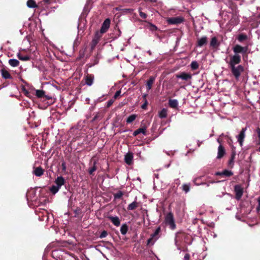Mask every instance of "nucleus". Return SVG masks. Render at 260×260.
Returning <instances> with one entry per match:
<instances>
[{
  "label": "nucleus",
  "mask_w": 260,
  "mask_h": 260,
  "mask_svg": "<svg viewBox=\"0 0 260 260\" xmlns=\"http://www.w3.org/2000/svg\"><path fill=\"white\" fill-rule=\"evenodd\" d=\"M241 59L238 56L230 57L228 62L229 67L231 70L232 75L237 80H238L241 74L244 72V67L239 63L241 62Z\"/></svg>",
  "instance_id": "f257e3e1"
},
{
  "label": "nucleus",
  "mask_w": 260,
  "mask_h": 260,
  "mask_svg": "<svg viewBox=\"0 0 260 260\" xmlns=\"http://www.w3.org/2000/svg\"><path fill=\"white\" fill-rule=\"evenodd\" d=\"M66 181L62 176H58L54 181V185H52L50 188V191L53 194L56 193L61 188V187L65 184Z\"/></svg>",
  "instance_id": "f03ea898"
},
{
  "label": "nucleus",
  "mask_w": 260,
  "mask_h": 260,
  "mask_svg": "<svg viewBox=\"0 0 260 260\" xmlns=\"http://www.w3.org/2000/svg\"><path fill=\"white\" fill-rule=\"evenodd\" d=\"M233 52H234V55L230 56V57H234L235 56H238L239 59H241V56L239 54V53H242L243 54H245L248 50V47L245 46L242 47L239 45H236L233 48Z\"/></svg>",
  "instance_id": "7ed1b4c3"
},
{
  "label": "nucleus",
  "mask_w": 260,
  "mask_h": 260,
  "mask_svg": "<svg viewBox=\"0 0 260 260\" xmlns=\"http://www.w3.org/2000/svg\"><path fill=\"white\" fill-rule=\"evenodd\" d=\"M165 222L171 230L176 229V224L173 214L171 212L168 213L165 216Z\"/></svg>",
  "instance_id": "20e7f679"
},
{
  "label": "nucleus",
  "mask_w": 260,
  "mask_h": 260,
  "mask_svg": "<svg viewBox=\"0 0 260 260\" xmlns=\"http://www.w3.org/2000/svg\"><path fill=\"white\" fill-rule=\"evenodd\" d=\"M160 231V228L158 227L154 233L151 235V237L147 240L148 245H153L155 241L158 239V234Z\"/></svg>",
  "instance_id": "39448f33"
},
{
  "label": "nucleus",
  "mask_w": 260,
  "mask_h": 260,
  "mask_svg": "<svg viewBox=\"0 0 260 260\" xmlns=\"http://www.w3.org/2000/svg\"><path fill=\"white\" fill-rule=\"evenodd\" d=\"M184 21V19L182 16L170 17L167 20L168 23L170 24H179L182 23Z\"/></svg>",
  "instance_id": "423d86ee"
},
{
  "label": "nucleus",
  "mask_w": 260,
  "mask_h": 260,
  "mask_svg": "<svg viewBox=\"0 0 260 260\" xmlns=\"http://www.w3.org/2000/svg\"><path fill=\"white\" fill-rule=\"evenodd\" d=\"M247 126L242 128L239 134L236 136L237 141L241 146H242L244 138L245 137V133L247 131Z\"/></svg>",
  "instance_id": "0eeeda50"
},
{
  "label": "nucleus",
  "mask_w": 260,
  "mask_h": 260,
  "mask_svg": "<svg viewBox=\"0 0 260 260\" xmlns=\"http://www.w3.org/2000/svg\"><path fill=\"white\" fill-rule=\"evenodd\" d=\"M235 198L237 200H240L243 194V189L240 185H236L234 186Z\"/></svg>",
  "instance_id": "6e6552de"
},
{
  "label": "nucleus",
  "mask_w": 260,
  "mask_h": 260,
  "mask_svg": "<svg viewBox=\"0 0 260 260\" xmlns=\"http://www.w3.org/2000/svg\"><path fill=\"white\" fill-rule=\"evenodd\" d=\"M102 35L99 31H96L94 35L93 38L91 41V47L92 49L95 48L96 45L99 42L100 38L102 37Z\"/></svg>",
  "instance_id": "1a4fd4ad"
},
{
  "label": "nucleus",
  "mask_w": 260,
  "mask_h": 260,
  "mask_svg": "<svg viewBox=\"0 0 260 260\" xmlns=\"http://www.w3.org/2000/svg\"><path fill=\"white\" fill-rule=\"evenodd\" d=\"M176 77L177 79H180L182 80L188 81L191 79V75L190 74L185 72H181L180 74H177Z\"/></svg>",
  "instance_id": "9d476101"
},
{
  "label": "nucleus",
  "mask_w": 260,
  "mask_h": 260,
  "mask_svg": "<svg viewBox=\"0 0 260 260\" xmlns=\"http://www.w3.org/2000/svg\"><path fill=\"white\" fill-rule=\"evenodd\" d=\"M110 20L109 18L106 19L102 25L100 31L102 34L106 32L110 27Z\"/></svg>",
  "instance_id": "9b49d317"
},
{
  "label": "nucleus",
  "mask_w": 260,
  "mask_h": 260,
  "mask_svg": "<svg viewBox=\"0 0 260 260\" xmlns=\"http://www.w3.org/2000/svg\"><path fill=\"white\" fill-rule=\"evenodd\" d=\"M134 155L132 152H128L124 155V162L128 165L133 163Z\"/></svg>",
  "instance_id": "f8f14e48"
},
{
  "label": "nucleus",
  "mask_w": 260,
  "mask_h": 260,
  "mask_svg": "<svg viewBox=\"0 0 260 260\" xmlns=\"http://www.w3.org/2000/svg\"><path fill=\"white\" fill-rule=\"evenodd\" d=\"M208 43V38L206 36H203L198 39L197 46L199 47L206 45Z\"/></svg>",
  "instance_id": "ddd939ff"
},
{
  "label": "nucleus",
  "mask_w": 260,
  "mask_h": 260,
  "mask_svg": "<svg viewBox=\"0 0 260 260\" xmlns=\"http://www.w3.org/2000/svg\"><path fill=\"white\" fill-rule=\"evenodd\" d=\"M220 45V43L218 42L216 37H214L211 39L210 43V46L212 49H217Z\"/></svg>",
  "instance_id": "4468645a"
},
{
  "label": "nucleus",
  "mask_w": 260,
  "mask_h": 260,
  "mask_svg": "<svg viewBox=\"0 0 260 260\" xmlns=\"http://www.w3.org/2000/svg\"><path fill=\"white\" fill-rule=\"evenodd\" d=\"M225 154V150L224 147L222 145H219L218 147V152L217 158L220 159Z\"/></svg>",
  "instance_id": "2eb2a0df"
},
{
  "label": "nucleus",
  "mask_w": 260,
  "mask_h": 260,
  "mask_svg": "<svg viewBox=\"0 0 260 260\" xmlns=\"http://www.w3.org/2000/svg\"><path fill=\"white\" fill-rule=\"evenodd\" d=\"M108 218L111 221V222L116 226H119L120 225V221L118 216H110L108 217Z\"/></svg>",
  "instance_id": "dca6fc26"
},
{
  "label": "nucleus",
  "mask_w": 260,
  "mask_h": 260,
  "mask_svg": "<svg viewBox=\"0 0 260 260\" xmlns=\"http://www.w3.org/2000/svg\"><path fill=\"white\" fill-rule=\"evenodd\" d=\"M155 78L153 76H151L146 83V87L148 90H150L152 88V85L155 81Z\"/></svg>",
  "instance_id": "f3484780"
},
{
  "label": "nucleus",
  "mask_w": 260,
  "mask_h": 260,
  "mask_svg": "<svg viewBox=\"0 0 260 260\" xmlns=\"http://www.w3.org/2000/svg\"><path fill=\"white\" fill-rule=\"evenodd\" d=\"M94 80L93 76L90 75L85 77V84L88 86H91L93 84Z\"/></svg>",
  "instance_id": "a211bd4d"
},
{
  "label": "nucleus",
  "mask_w": 260,
  "mask_h": 260,
  "mask_svg": "<svg viewBox=\"0 0 260 260\" xmlns=\"http://www.w3.org/2000/svg\"><path fill=\"white\" fill-rule=\"evenodd\" d=\"M169 105L172 108H176L178 106V102L176 99H170L169 100Z\"/></svg>",
  "instance_id": "6ab92c4d"
},
{
  "label": "nucleus",
  "mask_w": 260,
  "mask_h": 260,
  "mask_svg": "<svg viewBox=\"0 0 260 260\" xmlns=\"http://www.w3.org/2000/svg\"><path fill=\"white\" fill-rule=\"evenodd\" d=\"M181 189L185 193H188L190 189V183H184L181 186Z\"/></svg>",
  "instance_id": "aec40b11"
},
{
  "label": "nucleus",
  "mask_w": 260,
  "mask_h": 260,
  "mask_svg": "<svg viewBox=\"0 0 260 260\" xmlns=\"http://www.w3.org/2000/svg\"><path fill=\"white\" fill-rule=\"evenodd\" d=\"M257 136L254 138V142L256 145H260V128L257 127L255 129Z\"/></svg>",
  "instance_id": "412c9836"
},
{
  "label": "nucleus",
  "mask_w": 260,
  "mask_h": 260,
  "mask_svg": "<svg viewBox=\"0 0 260 260\" xmlns=\"http://www.w3.org/2000/svg\"><path fill=\"white\" fill-rule=\"evenodd\" d=\"M33 173L35 176L40 177L43 175V170L41 167H37L34 170Z\"/></svg>",
  "instance_id": "4be33fe9"
},
{
  "label": "nucleus",
  "mask_w": 260,
  "mask_h": 260,
  "mask_svg": "<svg viewBox=\"0 0 260 260\" xmlns=\"http://www.w3.org/2000/svg\"><path fill=\"white\" fill-rule=\"evenodd\" d=\"M146 127L139 128L134 132L133 135L134 136H136L141 133H142L143 134L145 135H146Z\"/></svg>",
  "instance_id": "5701e85b"
},
{
  "label": "nucleus",
  "mask_w": 260,
  "mask_h": 260,
  "mask_svg": "<svg viewBox=\"0 0 260 260\" xmlns=\"http://www.w3.org/2000/svg\"><path fill=\"white\" fill-rule=\"evenodd\" d=\"M235 155V153L233 152L231 155V158L228 162V165L231 168H233L234 167Z\"/></svg>",
  "instance_id": "b1692460"
},
{
  "label": "nucleus",
  "mask_w": 260,
  "mask_h": 260,
  "mask_svg": "<svg viewBox=\"0 0 260 260\" xmlns=\"http://www.w3.org/2000/svg\"><path fill=\"white\" fill-rule=\"evenodd\" d=\"M138 207V203L136 201H134L133 202L128 205L127 209L128 210H133Z\"/></svg>",
  "instance_id": "393cba45"
},
{
  "label": "nucleus",
  "mask_w": 260,
  "mask_h": 260,
  "mask_svg": "<svg viewBox=\"0 0 260 260\" xmlns=\"http://www.w3.org/2000/svg\"><path fill=\"white\" fill-rule=\"evenodd\" d=\"M9 63L11 66L15 67L18 66L19 61L16 59L12 58L9 60Z\"/></svg>",
  "instance_id": "a878e982"
},
{
  "label": "nucleus",
  "mask_w": 260,
  "mask_h": 260,
  "mask_svg": "<svg viewBox=\"0 0 260 260\" xmlns=\"http://www.w3.org/2000/svg\"><path fill=\"white\" fill-rule=\"evenodd\" d=\"M128 231V226L126 223L122 224L120 228V232L123 235H125Z\"/></svg>",
  "instance_id": "bb28decb"
},
{
  "label": "nucleus",
  "mask_w": 260,
  "mask_h": 260,
  "mask_svg": "<svg viewBox=\"0 0 260 260\" xmlns=\"http://www.w3.org/2000/svg\"><path fill=\"white\" fill-rule=\"evenodd\" d=\"M17 55L19 59L23 61H27L30 59V57L28 55H23L20 52Z\"/></svg>",
  "instance_id": "cd10ccee"
},
{
  "label": "nucleus",
  "mask_w": 260,
  "mask_h": 260,
  "mask_svg": "<svg viewBox=\"0 0 260 260\" xmlns=\"http://www.w3.org/2000/svg\"><path fill=\"white\" fill-rule=\"evenodd\" d=\"M158 116L160 118H166L167 116V110L163 108L158 113Z\"/></svg>",
  "instance_id": "c85d7f7f"
},
{
  "label": "nucleus",
  "mask_w": 260,
  "mask_h": 260,
  "mask_svg": "<svg viewBox=\"0 0 260 260\" xmlns=\"http://www.w3.org/2000/svg\"><path fill=\"white\" fill-rule=\"evenodd\" d=\"M27 6L29 8H35L37 7L34 0H28L27 2Z\"/></svg>",
  "instance_id": "c756f323"
},
{
  "label": "nucleus",
  "mask_w": 260,
  "mask_h": 260,
  "mask_svg": "<svg viewBox=\"0 0 260 260\" xmlns=\"http://www.w3.org/2000/svg\"><path fill=\"white\" fill-rule=\"evenodd\" d=\"M2 77L5 79H10L11 78L10 73L6 70H2L1 71Z\"/></svg>",
  "instance_id": "7c9ffc66"
},
{
  "label": "nucleus",
  "mask_w": 260,
  "mask_h": 260,
  "mask_svg": "<svg viewBox=\"0 0 260 260\" xmlns=\"http://www.w3.org/2000/svg\"><path fill=\"white\" fill-rule=\"evenodd\" d=\"M136 117L137 115L132 114L127 118L126 121L127 123H131L136 119Z\"/></svg>",
  "instance_id": "2f4dec72"
},
{
  "label": "nucleus",
  "mask_w": 260,
  "mask_h": 260,
  "mask_svg": "<svg viewBox=\"0 0 260 260\" xmlns=\"http://www.w3.org/2000/svg\"><path fill=\"white\" fill-rule=\"evenodd\" d=\"M222 174H223V176L226 177H230L233 175V173L232 172V171L228 170H224L223 171H222Z\"/></svg>",
  "instance_id": "473e14b6"
},
{
  "label": "nucleus",
  "mask_w": 260,
  "mask_h": 260,
  "mask_svg": "<svg viewBox=\"0 0 260 260\" xmlns=\"http://www.w3.org/2000/svg\"><path fill=\"white\" fill-rule=\"evenodd\" d=\"M96 161H94L93 162V167L90 168L89 169V173L90 175H92L93 174V173L96 170L97 168L96 167Z\"/></svg>",
  "instance_id": "72a5a7b5"
},
{
  "label": "nucleus",
  "mask_w": 260,
  "mask_h": 260,
  "mask_svg": "<svg viewBox=\"0 0 260 260\" xmlns=\"http://www.w3.org/2000/svg\"><path fill=\"white\" fill-rule=\"evenodd\" d=\"M247 36L246 35L240 34L238 37V40L240 42H242L245 40L247 39Z\"/></svg>",
  "instance_id": "f704fd0d"
},
{
  "label": "nucleus",
  "mask_w": 260,
  "mask_h": 260,
  "mask_svg": "<svg viewBox=\"0 0 260 260\" xmlns=\"http://www.w3.org/2000/svg\"><path fill=\"white\" fill-rule=\"evenodd\" d=\"M190 67L192 70H197L199 68L198 63L196 61H193L190 64Z\"/></svg>",
  "instance_id": "c9c22d12"
},
{
  "label": "nucleus",
  "mask_w": 260,
  "mask_h": 260,
  "mask_svg": "<svg viewBox=\"0 0 260 260\" xmlns=\"http://www.w3.org/2000/svg\"><path fill=\"white\" fill-rule=\"evenodd\" d=\"M36 95L38 98H42L44 95V91L41 90H36Z\"/></svg>",
  "instance_id": "e433bc0d"
},
{
  "label": "nucleus",
  "mask_w": 260,
  "mask_h": 260,
  "mask_svg": "<svg viewBox=\"0 0 260 260\" xmlns=\"http://www.w3.org/2000/svg\"><path fill=\"white\" fill-rule=\"evenodd\" d=\"M123 195V192L121 191H118L114 194V199H120Z\"/></svg>",
  "instance_id": "4c0bfd02"
},
{
  "label": "nucleus",
  "mask_w": 260,
  "mask_h": 260,
  "mask_svg": "<svg viewBox=\"0 0 260 260\" xmlns=\"http://www.w3.org/2000/svg\"><path fill=\"white\" fill-rule=\"evenodd\" d=\"M139 15L141 18H144V19H145L147 18V14L146 13L143 12L141 11V10L139 9Z\"/></svg>",
  "instance_id": "58836bf2"
},
{
  "label": "nucleus",
  "mask_w": 260,
  "mask_h": 260,
  "mask_svg": "<svg viewBox=\"0 0 260 260\" xmlns=\"http://www.w3.org/2000/svg\"><path fill=\"white\" fill-rule=\"evenodd\" d=\"M199 179V178L196 177L193 179L192 182L196 185H204L205 184V183H197L198 179Z\"/></svg>",
  "instance_id": "ea45409f"
},
{
  "label": "nucleus",
  "mask_w": 260,
  "mask_h": 260,
  "mask_svg": "<svg viewBox=\"0 0 260 260\" xmlns=\"http://www.w3.org/2000/svg\"><path fill=\"white\" fill-rule=\"evenodd\" d=\"M107 235H108V233H107V231H103L100 235L99 237L100 238H105L106 237H107Z\"/></svg>",
  "instance_id": "a19ab883"
},
{
  "label": "nucleus",
  "mask_w": 260,
  "mask_h": 260,
  "mask_svg": "<svg viewBox=\"0 0 260 260\" xmlns=\"http://www.w3.org/2000/svg\"><path fill=\"white\" fill-rule=\"evenodd\" d=\"M114 102V101L113 100H110L109 101H108L107 103V107H110L112 104Z\"/></svg>",
  "instance_id": "79ce46f5"
},
{
  "label": "nucleus",
  "mask_w": 260,
  "mask_h": 260,
  "mask_svg": "<svg viewBox=\"0 0 260 260\" xmlns=\"http://www.w3.org/2000/svg\"><path fill=\"white\" fill-rule=\"evenodd\" d=\"M120 93H121L120 90L117 91L114 95V98L115 99H116L118 96H119L120 95Z\"/></svg>",
  "instance_id": "37998d69"
},
{
  "label": "nucleus",
  "mask_w": 260,
  "mask_h": 260,
  "mask_svg": "<svg viewBox=\"0 0 260 260\" xmlns=\"http://www.w3.org/2000/svg\"><path fill=\"white\" fill-rule=\"evenodd\" d=\"M257 201H258V206L256 208V211L257 212H258L259 211H260V197L258 198Z\"/></svg>",
  "instance_id": "c03bdc74"
},
{
  "label": "nucleus",
  "mask_w": 260,
  "mask_h": 260,
  "mask_svg": "<svg viewBox=\"0 0 260 260\" xmlns=\"http://www.w3.org/2000/svg\"><path fill=\"white\" fill-rule=\"evenodd\" d=\"M190 255L188 253H186L184 256L183 260H189Z\"/></svg>",
  "instance_id": "a18cd8bd"
},
{
  "label": "nucleus",
  "mask_w": 260,
  "mask_h": 260,
  "mask_svg": "<svg viewBox=\"0 0 260 260\" xmlns=\"http://www.w3.org/2000/svg\"><path fill=\"white\" fill-rule=\"evenodd\" d=\"M61 167H62V170L64 171H65L66 170V163L64 162H62V164H61Z\"/></svg>",
  "instance_id": "49530a36"
},
{
  "label": "nucleus",
  "mask_w": 260,
  "mask_h": 260,
  "mask_svg": "<svg viewBox=\"0 0 260 260\" xmlns=\"http://www.w3.org/2000/svg\"><path fill=\"white\" fill-rule=\"evenodd\" d=\"M99 118V115L98 114H96V115L94 116L93 119L92 120V121H94L96 120H97Z\"/></svg>",
  "instance_id": "de8ad7c7"
},
{
  "label": "nucleus",
  "mask_w": 260,
  "mask_h": 260,
  "mask_svg": "<svg viewBox=\"0 0 260 260\" xmlns=\"http://www.w3.org/2000/svg\"><path fill=\"white\" fill-rule=\"evenodd\" d=\"M147 101H146V102H145V103H144V104L142 105L141 107H142V109H146V107H147Z\"/></svg>",
  "instance_id": "09e8293b"
},
{
  "label": "nucleus",
  "mask_w": 260,
  "mask_h": 260,
  "mask_svg": "<svg viewBox=\"0 0 260 260\" xmlns=\"http://www.w3.org/2000/svg\"><path fill=\"white\" fill-rule=\"evenodd\" d=\"M175 182L177 185H179L180 184V181L179 179H176L175 180Z\"/></svg>",
  "instance_id": "8fccbe9b"
},
{
  "label": "nucleus",
  "mask_w": 260,
  "mask_h": 260,
  "mask_svg": "<svg viewBox=\"0 0 260 260\" xmlns=\"http://www.w3.org/2000/svg\"><path fill=\"white\" fill-rule=\"evenodd\" d=\"M215 175L217 176H223L222 172H217L215 173Z\"/></svg>",
  "instance_id": "3c124183"
},
{
  "label": "nucleus",
  "mask_w": 260,
  "mask_h": 260,
  "mask_svg": "<svg viewBox=\"0 0 260 260\" xmlns=\"http://www.w3.org/2000/svg\"><path fill=\"white\" fill-rule=\"evenodd\" d=\"M217 142L219 144V145H221V141L220 140V139L219 138H218L217 139Z\"/></svg>",
  "instance_id": "603ef678"
},
{
  "label": "nucleus",
  "mask_w": 260,
  "mask_h": 260,
  "mask_svg": "<svg viewBox=\"0 0 260 260\" xmlns=\"http://www.w3.org/2000/svg\"><path fill=\"white\" fill-rule=\"evenodd\" d=\"M152 26L153 27V28H154V29H157V27L154 25L152 24Z\"/></svg>",
  "instance_id": "864d4df0"
},
{
  "label": "nucleus",
  "mask_w": 260,
  "mask_h": 260,
  "mask_svg": "<svg viewBox=\"0 0 260 260\" xmlns=\"http://www.w3.org/2000/svg\"><path fill=\"white\" fill-rule=\"evenodd\" d=\"M147 53H149V55H151V51H150V50H148V51H147Z\"/></svg>",
  "instance_id": "5fc2aeb1"
},
{
  "label": "nucleus",
  "mask_w": 260,
  "mask_h": 260,
  "mask_svg": "<svg viewBox=\"0 0 260 260\" xmlns=\"http://www.w3.org/2000/svg\"><path fill=\"white\" fill-rule=\"evenodd\" d=\"M155 177L157 178H158V174H155Z\"/></svg>",
  "instance_id": "6e6d98bb"
},
{
  "label": "nucleus",
  "mask_w": 260,
  "mask_h": 260,
  "mask_svg": "<svg viewBox=\"0 0 260 260\" xmlns=\"http://www.w3.org/2000/svg\"><path fill=\"white\" fill-rule=\"evenodd\" d=\"M225 194L228 195L229 196H230L231 197H232V196L231 194H230V193H226Z\"/></svg>",
  "instance_id": "4d7b16f0"
},
{
  "label": "nucleus",
  "mask_w": 260,
  "mask_h": 260,
  "mask_svg": "<svg viewBox=\"0 0 260 260\" xmlns=\"http://www.w3.org/2000/svg\"><path fill=\"white\" fill-rule=\"evenodd\" d=\"M170 164H168V165H167L165 166V167H166V168H169V167H170Z\"/></svg>",
  "instance_id": "13d9d810"
},
{
  "label": "nucleus",
  "mask_w": 260,
  "mask_h": 260,
  "mask_svg": "<svg viewBox=\"0 0 260 260\" xmlns=\"http://www.w3.org/2000/svg\"><path fill=\"white\" fill-rule=\"evenodd\" d=\"M125 11H126V12H131L132 10H125Z\"/></svg>",
  "instance_id": "bf43d9fd"
},
{
  "label": "nucleus",
  "mask_w": 260,
  "mask_h": 260,
  "mask_svg": "<svg viewBox=\"0 0 260 260\" xmlns=\"http://www.w3.org/2000/svg\"><path fill=\"white\" fill-rule=\"evenodd\" d=\"M224 136V134H221L220 135V137H222V136Z\"/></svg>",
  "instance_id": "052dcab7"
},
{
  "label": "nucleus",
  "mask_w": 260,
  "mask_h": 260,
  "mask_svg": "<svg viewBox=\"0 0 260 260\" xmlns=\"http://www.w3.org/2000/svg\"><path fill=\"white\" fill-rule=\"evenodd\" d=\"M177 240H176V239H175V244H176V245H177Z\"/></svg>",
  "instance_id": "680f3d73"
},
{
  "label": "nucleus",
  "mask_w": 260,
  "mask_h": 260,
  "mask_svg": "<svg viewBox=\"0 0 260 260\" xmlns=\"http://www.w3.org/2000/svg\"><path fill=\"white\" fill-rule=\"evenodd\" d=\"M205 184H206V183H205ZM209 185V184H207V186H208Z\"/></svg>",
  "instance_id": "e2e57ef3"
},
{
  "label": "nucleus",
  "mask_w": 260,
  "mask_h": 260,
  "mask_svg": "<svg viewBox=\"0 0 260 260\" xmlns=\"http://www.w3.org/2000/svg\"><path fill=\"white\" fill-rule=\"evenodd\" d=\"M258 151L260 152V147L258 148Z\"/></svg>",
  "instance_id": "0e129e2a"
},
{
  "label": "nucleus",
  "mask_w": 260,
  "mask_h": 260,
  "mask_svg": "<svg viewBox=\"0 0 260 260\" xmlns=\"http://www.w3.org/2000/svg\"><path fill=\"white\" fill-rule=\"evenodd\" d=\"M86 100H87V101H88V100H89V99H88V98H86Z\"/></svg>",
  "instance_id": "69168bd1"
},
{
  "label": "nucleus",
  "mask_w": 260,
  "mask_h": 260,
  "mask_svg": "<svg viewBox=\"0 0 260 260\" xmlns=\"http://www.w3.org/2000/svg\"><path fill=\"white\" fill-rule=\"evenodd\" d=\"M86 100H87V101H88V100H89V99H88V98H86Z\"/></svg>",
  "instance_id": "338daca9"
}]
</instances>
